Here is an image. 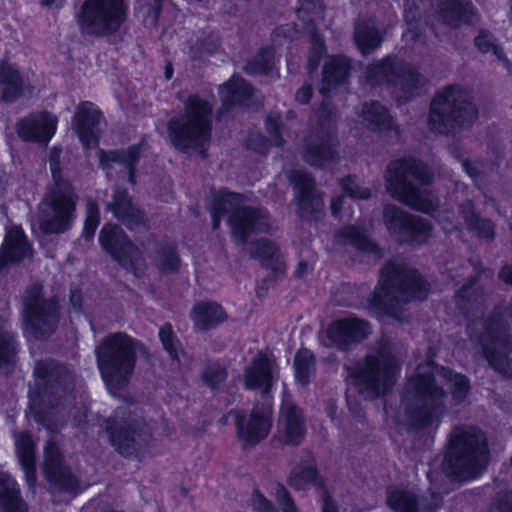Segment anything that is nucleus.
<instances>
[{
  "mask_svg": "<svg viewBox=\"0 0 512 512\" xmlns=\"http://www.w3.org/2000/svg\"><path fill=\"white\" fill-rule=\"evenodd\" d=\"M16 351L14 335L8 329L7 323L0 320V369L13 362Z\"/></svg>",
  "mask_w": 512,
  "mask_h": 512,
  "instance_id": "c03bdc74",
  "label": "nucleus"
},
{
  "mask_svg": "<svg viewBox=\"0 0 512 512\" xmlns=\"http://www.w3.org/2000/svg\"><path fill=\"white\" fill-rule=\"evenodd\" d=\"M87 216L84 225V235L90 240L99 225V211L95 202L89 201L86 208Z\"/></svg>",
  "mask_w": 512,
  "mask_h": 512,
  "instance_id": "5fc2aeb1",
  "label": "nucleus"
},
{
  "mask_svg": "<svg viewBox=\"0 0 512 512\" xmlns=\"http://www.w3.org/2000/svg\"><path fill=\"white\" fill-rule=\"evenodd\" d=\"M141 148L142 145H137L130 147L127 151L100 150L98 152L100 167L109 178L114 174L128 175L129 182L135 184L133 167L140 156Z\"/></svg>",
  "mask_w": 512,
  "mask_h": 512,
  "instance_id": "4be33fe9",
  "label": "nucleus"
},
{
  "mask_svg": "<svg viewBox=\"0 0 512 512\" xmlns=\"http://www.w3.org/2000/svg\"><path fill=\"white\" fill-rule=\"evenodd\" d=\"M322 511L323 512H338V509H337L335 503L329 496H327L323 501Z\"/></svg>",
  "mask_w": 512,
  "mask_h": 512,
  "instance_id": "338daca9",
  "label": "nucleus"
},
{
  "mask_svg": "<svg viewBox=\"0 0 512 512\" xmlns=\"http://www.w3.org/2000/svg\"><path fill=\"white\" fill-rule=\"evenodd\" d=\"M499 277L507 284L512 283V267L504 266L499 272Z\"/></svg>",
  "mask_w": 512,
  "mask_h": 512,
  "instance_id": "69168bd1",
  "label": "nucleus"
},
{
  "mask_svg": "<svg viewBox=\"0 0 512 512\" xmlns=\"http://www.w3.org/2000/svg\"><path fill=\"white\" fill-rule=\"evenodd\" d=\"M57 118L48 112L31 114L17 124V133L24 141L48 143L57 129Z\"/></svg>",
  "mask_w": 512,
  "mask_h": 512,
  "instance_id": "5701e85b",
  "label": "nucleus"
},
{
  "mask_svg": "<svg viewBox=\"0 0 512 512\" xmlns=\"http://www.w3.org/2000/svg\"><path fill=\"white\" fill-rule=\"evenodd\" d=\"M35 442L27 433L15 435L16 454L24 471L26 482L30 488L36 483L35 473Z\"/></svg>",
  "mask_w": 512,
  "mask_h": 512,
  "instance_id": "c85d7f7f",
  "label": "nucleus"
},
{
  "mask_svg": "<svg viewBox=\"0 0 512 512\" xmlns=\"http://www.w3.org/2000/svg\"><path fill=\"white\" fill-rule=\"evenodd\" d=\"M343 190L352 198L367 199L371 192L368 188L360 187L354 178H346L341 183Z\"/></svg>",
  "mask_w": 512,
  "mask_h": 512,
  "instance_id": "4d7b16f0",
  "label": "nucleus"
},
{
  "mask_svg": "<svg viewBox=\"0 0 512 512\" xmlns=\"http://www.w3.org/2000/svg\"><path fill=\"white\" fill-rule=\"evenodd\" d=\"M337 242L343 244H350L356 249L367 252L376 253V245L356 227H347L340 231L337 235Z\"/></svg>",
  "mask_w": 512,
  "mask_h": 512,
  "instance_id": "a19ab883",
  "label": "nucleus"
},
{
  "mask_svg": "<svg viewBox=\"0 0 512 512\" xmlns=\"http://www.w3.org/2000/svg\"><path fill=\"white\" fill-rule=\"evenodd\" d=\"M463 168L465 169V171L467 172V174L473 178V179H477L478 177V171L476 170V168L474 167V165L472 163H469V162H463L462 164Z\"/></svg>",
  "mask_w": 512,
  "mask_h": 512,
  "instance_id": "774afa93",
  "label": "nucleus"
},
{
  "mask_svg": "<svg viewBox=\"0 0 512 512\" xmlns=\"http://www.w3.org/2000/svg\"><path fill=\"white\" fill-rule=\"evenodd\" d=\"M295 27L292 25L282 26L276 29L275 36L283 35V37H292V33H295Z\"/></svg>",
  "mask_w": 512,
  "mask_h": 512,
  "instance_id": "e2e57ef3",
  "label": "nucleus"
},
{
  "mask_svg": "<svg viewBox=\"0 0 512 512\" xmlns=\"http://www.w3.org/2000/svg\"><path fill=\"white\" fill-rule=\"evenodd\" d=\"M212 106L198 96H191L186 104L185 115L169 123V136L173 145L181 150L202 151L211 130Z\"/></svg>",
  "mask_w": 512,
  "mask_h": 512,
  "instance_id": "9d476101",
  "label": "nucleus"
},
{
  "mask_svg": "<svg viewBox=\"0 0 512 512\" xmlns=\"http://www.w3.org/2000/svg\"><path fill=\"white\" fill-rule=\"evenodd\" d=\"M253 257L261 259L273 270H282L278 248L271 242L260 240L256 243L255 249L251 251Z\"/></svg>",
  "mask_w": 512,
  "mask_h": 512,
  "instance_id": "a18cd8bd",
  "label": "nucleus"
},
{
  "mask_svg": "<svg viewBox=\"0 0 512 512\" xmlns=\"http://www.w3.org/2000/svg\"><path fill=\"white\" fill-rule=\"evenodd\" d=\"M100 243L113 258H115L126 270L132 272L136 277L141 276L145 269L144 259L141 252L116 226L105 225L100 233Z\"/></svg>",
  "mask_w": 512,
  "mask_h": 512,
  "instance_id": "2eb2a0df",
  "label": "nucleus"
},
{
  "mask_svg": "<svg viewBox=\"0 0 512 512\" xmlns=\"http://www.w3.org/2000/svg\"><path fill=\"white\" fill-rule=\"evenodd\" d=\"M312 96V89L310 86H303L296 92V100L301 103L305 104L307 103Z\"/></svg>",
  "mask_w": 512,
  "mask_h": 512,
  "instance_id": "680f3d73",
  "label": "nucleus"
},
{
  "mask_svg": "<svg viewBox=\"0 0 512 512\" xmlns=\"http://www.w3.org/2000/svg\"><path fill=\"white\" fill-rule=\"evenodd\" d=\"M109 209L117 219L125 223L131 230L144 224L142 213L135 209L125 191L115 193L113 201L109 204Z\"/></svg>",
  "mask_w": 512,
  "mask_h": 512,
  "instance_id": "7c9ffc66",
  "label": "nucleus"
},
{
  "mask_svg": "<svg viewBox=\"0 0 512 512\" xmlns=\"http://www.w3.org/2000/svg\"><path fill=\"white\" fill-rule=\"evenodd\" d=\"M355 41L361 53L367 54L380 46L381 37L373 25L363 23L355 28Z\"/></svg>",
  "mask_w": 512,
  "mask_h": 512,
  "instance_id": "79ce46f5",
  "label": "nucleus"
},
{
  "mask_svg": "<svg viewBox=\"0 0 512 512\" xmlns=\"http://www.w3.org/2000/svg\"><path fill=\"white\" fill-rule=\"evenodd\" d=\"M120 414L123 415V412L116 411L115 418L109 420L107 429L110 441L120 454L131 456L136 452V446L139 444L135 437V425L131 421L125 420L123 417H121V420L118 422L117 419L120 417Z\"/></svg>",
  "mask_w": 512,
  "mask_h": 512,
  "instance_id": "393cba45",
  "label": "nucleus"
},
{
  "mask_svg": "<svg viewBox=\"0 0 512 512\" xmlns=\"http://www.w3.org/2000/svg\"><path fill=\"white\" fill-rule=\"evenodd\" d=\"M139 349L137 342L122 333L109 336L96 348L98 367L110 393L128 381Z\"/></svg>",
  "mask_w": 512,
  "mask_h": 512,
  "instance_id": "0eeeda50",
  "label": "nucleus"
},
{
  "mask_svg": "<svg viewBox=\"0 0 512 512\" xmlns=\"http://www.w3.org/2000/svg\"><path fill=\"white\" fill-rule=\"evenodd\" d=\"M44 472L50 482L65 486L68 476L62 463L58 446L53 441H48L44 448Z\"/></svg>",
  "mask_w": 512,
  "mask_h": 512,
  "instance_id": "2f4dec72",
  "label": "nucleus"
},
{
  "mask_svg": "<svg viewBox=\"0 0 512 512\" xmlns=\"http://www.w3.org/2000/svg\"><path fill=\"white\" fill-rule=\"evenodd\" d=\"M58 318L55 301L42 299V288L33 285L27 289L23 300L22 325L24 333L40 338L49 333Z\"/></svg>",
  "mask_w": 512,
  "mask_h": 512,
  "instance_id": "4468645a",
  "label": "nucleus"
},
{
  "mask_svg": "<svg viewBox=\"0 0 512 512\" xmlns=\"http://www.w3.org/2000/svg\"><path fill=\"white\" fill-rule=\"evenodd\" d=\"M274 56V47L262 49L255 59L246 64L245 71L248 74H261L268 72L274 65Z\"/></svg>",
  "mask_w": 512,
  "mask_h": 512,
  "instance_id": "8fccbe9b",
  "label": "nucleus"
},
{
  "mask_svg": "<svg viewBox=\"0 0 512 512\" xmlns=\"http://www.w3.org/2000/svg\"><path fill=\"white\" fill-rule=\"evenodd\" d=\"M476 116L469 93L460 87H448L438 92L431 103L429 126L435 132L448 134L470 125Z\"/></svg>",
  "mask_w": 512,
  "mask_h": 512,
  "instance_id": "6e6552de",
  "label": "nucleus"
},
{
  "mask_svg": "<svg viewBox=\"0 0 512 512\" xmlns=\"http://www.w3.org/2000/svg\"><path fill=\"white\" fill-rule=\"evenodd\" d=\"M27 87L26 82L14 64L0 63V102H13Z\"/></svg>",
  "mask_w": 512,
  "mask_h": 512,
  "instance_id": "cd10ccee",
  "label": "nucleus"
},
{
  "mask_svg": "<svg viewBox=\"0 0 512 512\" xmlns=\"http://www.w3.org/2000/svg\"><path fill=\"white\" fill-rule=\"evenodd\" d=\"M473 292H474V290H473L472 284L467 287L466 286L463 287V289L459 292V294L457 296L458 300L464 301L465 299H467V301L470 302Z\"/></svg>",
  "mask_w": 512,
  "mask_h": 512,
  "instance_id": "0e129e2a",
  "label": "nucleus"
},
{
  "mask_svg": "<svg viewBox=\"0 0 512 512\" xmlns=\"http://www.w3.org/2000/svg\"><path fill=\"white\" fill-rule=\"evenodd\" d=\"M272 406L255 407L249 415L236 414L239 438L248 445H255L266 438L271 429Z\"/></svg>",
  "mask_w": 512,
  "mask_h": 512,
  "instance_id": "f3484780",
  "label": "nucleus"
},
{
  "mask_svg": "<svg viewBox=\"0 0 512 512\" xmlns=\"http://www.w3.org/2000/svg\"><path fill=\"white\" fill-rule=\"evenodd\" d=\"M295 379L302 386H306L315 371V358L313 353L307 349L297 352L294 360Z\"/></svg>",
  "mask_w": 512,
  "mask_h": 512,
  "instance_id": "ea45409f",
  "label": "nucleus"
},
{
  "mask_svg": "<svg viewBox=\"0 0 512 512\" xmlns=\"http://www.w3.org/2000/svg\"><path fill=\"white\" fill-rule=\"evenodd\" d=\"M0 508L3 512H27L17 482L6 472H0Z\"/></svg>",
  "mask_w": 512,
  "mask_h": 512,
  "instance_id": "c756f323",
  "label": "nucleus"
},
{
  "mask_svg": "<svg viewBox=\"0 0 512 512\" xmlns=\"http://www.w3.org/2000/svg\"><path fill=\"white\" fill-rule=\"evenodd\" d=\"M384 221L389 232L400 241L420 243L428 238L431 227L420 217H410L396 206L384 209Z\"/></svg>",
  "mask_w": 512,
  "mask_h": 512,
  "instance_id": "dca6fc26",
  "label": "nucleus"
},
{
  "mask_svg": "<svg viewBox=\"0 0 512 512\" xmlns=\"http://www.w3.org/2000/svg\"><path fill=\"white\" fill-rule=\"evenodd\" d=\"M294 184L299 213L303 217L319 212L323 208L322 199L316 195L314 180L303 171H294L289 176Z\"/></svg>",
  "mask_w": 512,
  "mask_h": 512,
  "instance_id": "b1692460",
  "label": "nucleus"
},
{
  "mask_svg": "<svg viewBox=\"0 0 512 512\" xmlns=\"http://www.w3.org/2000/svg\"><path fill=\"white\" fill-rule=\"evenodd\" d=\"M213 219V228L216 229L221 218L231 213L228 223L233 236L240 241H247L250 234L255 231H266L269 227V218L263 210H250L243 204L239 194L219 191L214 195L210 207Z\"/></svg>",
  "mask_w": 512,
  "mask_h": 512,
  "instance_id": "1a4fd4ad",
  "label": "nucleus"
},
{
  "mask_svg": "<svg viewBox=\"0 0 512 512\" xmlns=\"http://www.w3.org/2000/svg\"><path fill=\"white\" fill-rule=\"evenodd\" d=\"M306 433L305 418L284 395L277 423V438L285 444H299Z\"/></svg>",
  "mask_w": 512,
  "mask_h": 512,
  "instance_id": "aec40b11",
  "label": "nucleus"
},
{
  "mask_svg": "<svg viewBox=\"0 0 512 512\" xmlns=\"http://www.w3.org/2000/svg\"><path fill=\"white\" fill-rule=\"evenodd\" d=\"M277 380L276 363L261 353L257 354L245 369L244 384L247 389L267 394Z\"/></svg>",
  "mask_w": 512,
  "mask_h": 512,
  "instance_id": "412c9836",
  "label": "nucleus"
},
{
  "mask_svg": "<svg viewBox=\"0 0 512 512\" xmlns=\"http://www.w3.org/2000/svg\"><path fill=\"white\" fill-rule=\"evenodd\" d=\"M159 337L165 350L169 353L171 358L178 360L180 363L181 358L177 352V340L175 339L172 327L170 325H164L161 327L159 330Z\"/></svg>",
  "mask_w": 512,
  "mask_h": 512,
  "instance_id": "864d4df0",
  "label": "nucleus"
},
{
  "mask_svg": "<svg viewBox=\"0 0 512 512\" xmlns=\"http://www.w3.org/2000/svg\"><path fill=\"white\" fill-rule=\"evenodd\" d=\"M280 117L270 115L266 120L267 131L271 136V142L276 145H282L281 134H280Z\"/></svg>",
  "mask_w": 512,
  "mask_h": 512,
  "instance_id": "bf43d9fd",
  "label": "nucleus"
},
{
  "mask_svg": "<svg viewBox=\"0 0 512 512\" xmlns=\"http://www.w3.org/2000/svg\"><path fill=\"white\" fill-rule=\"evenodd\" d=\"M367 80L371 85L382 84L385 80L393 86L399 102L406 101L418 94L422 79L412 67H405L396 59H386L368 67Z\"/></svg>",
  "mask_w": 512,
  "mask_h": 512,
  "instance_id": "ddd939ff",
  "label": "nucleus"
},
{
  "mask_svg": "<svg viewBox=\"0 0 512 512\" xmlns=\"http://www.w3.org/2000/svg\"><path fill=\"white\" fill-rule=\"evenodd\" d=\"M475 44L484 53L492 52L498 60L502 63L503 68L507 70L508 74L512 76V64L503 56L500 48L494 43L493 37L486 31H481L475 38Z\"/></svg>",
  "mask_w": 512,
  "mask_h": 512,
  "instance_id": "09e8293b",
  "label": "nucleus"
},
{
  "mask_svg": "<svg viewBox=\"0 0 512 512\" xmlns=\"http://www.w3.org/2000/svg\"><path fill=\"white\" fill-rule=\"evenodd\" d=\"M349 60L343 56L330 57L323 69V83L321 92L326 93L332 87L343 83L349 73Z\"/></svg>",
  "mask_w": 512,
  "mask_h": 512,
  "instance_id": "473e14b6",
  "label": "nucleus"
},
{
  "mask_svg": "<svg viewBox=\"0 0 512 512\" xmlns=\"http://www.w3.org/2000/svg\"><path fill=\"white\" fill-rule=\"evenodd\" d=\"M437 221L442 226L443 230L447 233L457 228V225L452 219V214L448 211H443L438 214Z\"/></svg>",
  "mask_w": 512,
  "mask_h": 512,
  "instance_id": "052dcab7",
  "label": "nucleus"
},
{
  "mask_svg": "<svg viewBox=\"0 0 512 512\" xmlns=\"http://www.w3.org/2000/svg\"><path fill=\"white\" fill-rule=\"evenodd\" d=\"M335 157L333 145L321 142L315 146L309 145L306 149L305 159L311 165L324 167Z\"/></svg>",
  "mask_w": 512,
  "mask_h": 512,
  "instance_id": "49530a36",
  "label": "nucleus"
},
{
  "mask_svg": "<svg viewBox=\"0 0 512 512\" xmlns=\"http://www.w3.org/2000/svg\"><path fill=\"white\" fill-rule=\"evenodd\" d=\"M370 332L366 322L356 318H345L334 321L322 336L325 346H336L341 349L349 344L363 340Z\"/></svg>",
  "mask_w": 512,
  "mask_h": 512,
  "instance_id": "6ab92c4d",
  "label": "nucleus"
},
{
  "mask_svg": "<svg viewBox=\"0 0 512 512\" xmlns=\"http://www.w3.org/2000/svg\"><path fill=\"white\" fill-rule=\"evenodd\" d=\"M360 117L370 129L389 131L392 129V119L386 109L376 102L364 104Z\"/></svg>",
  "mask_w": 512,
  "mask_h": 512,
  "instance_id": "e433bc0d",
  "label": "nucleus"
},
{
  "mask_svg": "<svg viewBox=\"0 0 512 512\" xmlns=\"http://www.w3.org/2000/svg\"><path fill=\"white\" fill-rule=\"evenodd\" d=\"M468 332L472 340L482 346L489 364L500 373L512 377V349L505 338V330L500 320L490 323H471Z\"/></svg>",
  "mask_w": 512,
  "mask_h": 512,
  "instance_id": "f8f14e48",
  "label": "nucleus"
},
{
  "mask_svg": "<svg viewBox=\"0 0 512 512\" xmlns=\"http://www.w3.org/2000/svg\"><path fill=\"white\" fill-rule=\"evenodd\" d=\"M34 374L36 376L38 385L41 386L43 382L51 383L52 381L58 386H63V390L68 389L64 386L68 380L71 379L70 374L63 367H56L52 363L39 362L36 364Z\"/></svg>",
  "mask_w": 512,
  "mask_h": 512,
  "instance_id": "58836bf2",
  "label": "nucleus"
},
{
  "mask_svg": "<svg viewBox=\"0 0 512 512\" xmlns=\"http://www.w3.org/2000/svg\"><path fill=\"white\" fill-rule=\"evenodd\" d=\"M396 358L388 351L369 355L351 371L348 379L347 402L351 407L354 393L364 399H373L385 394L399 375Z\"/></svg>",
  "mask_w": 512,
  "mask_h": 512,
  "instance_id": "423d86ee",
  "label": "nucleus"
},
{
  "mask_svg": "<svg viewBox=\"0 0 512 512\" xmlns=\"http://www.w3.org/2000/svg\"><path fill=\"white\" fill-rule=\"evenodd\" d=\"M311 54L309 58V67L310 69H316L319 65L320 57L325 52V45L323 39L317 35L313 34L311 37Z\"/></svg>",
  "mask_w": 512,
  "mask_h": 512,
  "instance_id": "13d9d810",
  "label": "nucleus"
},
{
  "mask_svg": "<svg viewBox=\"0 0 512 512\" xmlns=\"http://www.w3.org/2000/svg\"><path fill=\"white\" fill-rule=\"evenodd\" d=\"M439 2L436 11L438 20L451 26L457 27L462 23H471L476 17L475 8L469 0H435Z\"/></svg>",
  "mask_w": 512,
  "mask_h": 512,
  "instance_id": "a878e982",
  "label": "nucleus"
},
{
  "mask_svg": "<svg viewBox=\"0 0 512 512\" xmlns=\"http://www.w3.org/2000/svg\"><path fill=\"white\" fill-rule=\"evenodd\" d=\"M288 483L295 490H307L312 486H322L313 463L295 467L288 478Z\"/></svg>",
  "mask_w": 512,
  "mask_h": 512,
  "instance_id": "4c0bfd02",
  "label": "nucleus"
},
{
  "mask_svg": "<svg viewBox=\"0 0 512 512\" xmlns=\"http://www.w3.org/2000/svg\"><path fill=\"white\" fill-rule=\"evenodd\" d=\"M461 212L468 229L475 231L480 238L491 239L493 237V224L489 220L479 219L478 216L474 214L471 203L462 207Z\"/></svg>",
  "mask_w": 512,
  "mask_h": 512,
  "instance_id": "37998d69",
  "label": "nucleus"
},
{
  "mask_svg": "<svg viewBox=\"0 0 512 512\" xmlns=\"http://www.w3.org/2000/svg\"><path fill=\"white\" fill-rule=\"evenodd\" d=\"M31 254V247L22 229L19 227L11 228L0 249V270L4 269L10 262L20 261L30 257Z\"/></svg>",
  "mask_w": 512,
  "mask_h": 512,
  "instance_id": "bb28decb",
  "label": "nucleus"
},
{
  "mask_svg": "<svg viewBox=\"0 0 512 512\" xmlns=\"http://www.w3.org/2000/svg\"><path fill=\"white\" fill-rule=\"evenodd\" d=\"M388 504L395 512H416V499L407 491L390 489Z\"/></svg>",
  "mask_w": 512,
  "mask_h": 512,
  "instance_id": "de8ad7c7",
  "label": "nucleus"
},
{
  "mask_svg": "<svg viewBox=\"0 0 512 512\" xmlns=\"http://www.w3.org/2000/svg\"><path fill=\"white\" fill-rule=\"evenodd\" d=\"M191 318L198 328L207 329L221 323L225 319V313L217 303L203 302L195 305Z\"/></svg>",
  "mask_w": 512,
  "mask_h": 512,
  "instance_id": "f704fd0d",
  "label": "nucleus"
},
{
  "mask_svg": "<svg viewBox=\"0 0 512 512\" xmlns=\"http://www.w3.org/2000/svg\"><path fill=\"white\" fill-rule=\"evenodd\" d=\"M430 181L428 168L411 158L392 162L386 173L387 188L392 197L424 213L435 210L436 199L426 190L416 188L414 182L424 186Z\"/></svg>",
  "mask_w": 512,
  "mask_h": 512,
  "instance_id": "7ed1b4c3",
  "label": "nucleus"
},
{
  "mask_svg": "<svg viewBox=\"0 0 512 512\" xmlns=\"http://www.w3.org/2000/svg\"><path fill=\"white\" fill-rule=\"evenodd\" d=\"M127 14L125 0H86L77 15V23L85 34L109 36L121 28Z\"/></svg>",
  "mask_w": 512,
  "mask_h": 512,
  "instance_id": "9b49d317",
  "label": "nucleus"
},
{
  "mask_svg": "<svg viewBox=\"0 0 512 512\" xmlns=\"http://www.w3.org/2000/svg\"><path fill=\"white\" fill-rule=\"evenodd\" d=\"M489 455L483 433L475 427L454 430L445 462L449 473L458 480L477 478L485 469Z\"/></svg>",
  "mask_w": 512,
  "mask_h": 512,
  "instance_id": "20e7f679",
  "label": "nucleus"
},
{
  "mask_svg": "<svg viewBox=\"0 0 512 512\" xmlns=\"http://www.w3.org/2000/svg\"><path fill=\"white\" fill-rule=\"evenodd\" d=\"M428 291L427 283L414 270L389 263L381 272L368 309L383 323L390 319L403 322L407 319L403 305L425 299Z\"/></svg>",
  "mask_w": 512,
  "mask_h": 512,
  "instance_id": "f03ea898",
  "label": "nucleus"
},
{
  "mask_svg": "<svg viewBox=\"0 0 512 512\" xmlns=\"http://www.w3.org/2000/svg\"><path fill=\"white\" fill-rule=\"evenodd\" d=\"M156 265L163 273L178 269L179 259L173 246L163 247L157 252Z\"/></svg>",
  "mask_w": 512,
  "mask_h": 512,
  "instance_id": "3c124183",
  "label": "nucleus"
},
{
  "mask_svg": "<svg viewBox=\"0 0 512 512\" xmlns=\"http://www.w3.org/2000/svg\"><path fill=\"white\" fill-rule=\"evenodd\" d=\"M468 388L465 376L438 368L430 360L418 363L407 379L403 397L406 425L415 429L437 425L448 408L464 400Z\"/></svg>",
  "mask_w": 512,
  "mask_h": 512,
  "instance_id": "f257e3e1",
  "label": "nucleus"
},
{
  "mask_svg": "<svg viewBox=\"0 0 512 512\" xmlns=\"http://www.w3.org/2000/svg\"><path fill=\"white\" fill-rule=\"evenodd\" d=\"M102 124V113L93 103L83 102L77 107L72 125L84 147L98 145Z\"/></svg>",
  "mask_w": 512,
  "mask_h": 512,
  "instance_id": "a211bd4d",
  "label": "nucleus"
},
{
  "mask_svg": "<svg viewBox=\"0 0 512 512\" xmlns=\"http://www.w3.org/2000/svg\"><path fill=\"white\" fill-rule=\"evenodd\" d=\"M298 17L304 21L314 23V21L322 16L323 1L322 0H302L297 11Z\"/></svg>",
  "mask_w": 512,
  "mask_h": 512,
  "instance_id": "603ef678",
  "label": "nucleus"
},
{
  "mask_svg": "<svg viewBox=\"0 0 512 512\" xmlns=\"http://www.w3.org/2000/svg\"><path fill=\"white\" fill-rule=\"evenodd\" d=\"M223 107L228 110L231 106L243 102L252 94V88L240 77L233 76L219 88Z\"/></svg>",
  "mask_w": 512,
  "mask_h": 512,
  "instance_id": "72a5a7b5",
  "label": "nucleus"
},
{
  "mask_svg": "<svg viewBox=\"0 0 512 512\" xmlns=\"http://www.w3.org/2000/svg\"><path fill=\"white\" fill-rule=\"evenodd\" d=\"M226 378V371L218 364L209 365L203 372V379L211 388H216Z\"/></svg>",
  "mask_w": 512,
  "mask_h": 512,
  "instance_id": "6e6d98bb",
  "label": "nucleus"
},
{
  "mask_svg": "<svg viewBox=\"0 0 512 512\" xmlns=\"http://www.w3.org/2000/svg\"><path fill=\"white\" fill-rule=\"evenodd\" d=\"M273 492L279 504L282 505L283 512H299L282 485L275 484ZM252 506L256 512H275L271 502L265 499L259 492L253 494Z\"/></svg>",
  "mask_w": 512,
  "mask_h": 512,
  "instance_id": "c9c22d12",
  "label": "nucleus"
},
{
  "mask_svg": "<svg viewBox=\"0 0 512 512\" xmlns=\"http://www.w3.org/2000/svg\"><path fill=\"white\" fill-rule=\"evenodd\" d=\"M58 152L50 159V169L55 183L39 204L37 222L47 234L68 230L75 218L77 196L72 185L59 178Z\"/></svg>",
  "mask_w": 512,
  "mask_h": 512,
  "instance_id": "39448f33",
  "label": "nucleus"
}]
</instances>
